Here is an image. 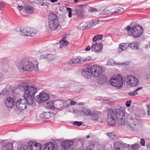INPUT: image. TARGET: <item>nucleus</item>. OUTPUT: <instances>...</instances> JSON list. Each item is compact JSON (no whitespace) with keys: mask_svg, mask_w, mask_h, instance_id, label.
I'll return each mask as SVG.
<instances>
[{"mask_svg":"<svg viewBox=\"0 0 150 150\" xmlns=\"http://www.w3.org/2000/svg\"><path fill=\"white\" fill-rule=\"evenodd\" d=\"M107 122L109 126H114L116 122V120H120L121 125H123L125 124V120L123 118L125 117V114L123 111L120 109H117L114 110L112 109H110L107 112Z\"/></svg>","mask_w":150,"mask_h":150,"instance_id":"f257e3e1","label":"nucleus"},{"mask_svg":"<svg viewBox=\"0 0 150 150\" xmlns=\"http://www.w3.org/2000/svg\"><path fill=\"white\" fill-rule=\"evenodd\" d=\"M16 66L21 72L24 71H35L38 70V64L34 65L33 63L27 59H24L18 62Z\"/></svg>","mask_w":150,"mask_h":150,"instance_id":"f03ea898","label":"nucleus"},{"mask_svg":"<svg viewBox=\"0 0 150 150\" xmlns=\"http://www.w3.org/2000/svg\"><path fill=\"white\" fill-rule=\"evenodd\" d=\"M23 91L24 93L23 96L29 105L33 104L35 94L38 91L35 87L29 86H23Z\"/></svg>","mask_w":150,"mask_h":150,"instance_id":"7ed1b4c3","label":"nucleus"},{"mask_svg":"<svg viewBox=\"0 0 150 150\" xmlns=\"http://www.w3.org/2000/svg\"><path fill=\"white\" fill-rule=\"evenodd\" d=\"M126 29L127 30L128 35L134 38H137L141 36L143 32L142 27L139 25L131 27L127 26Z\"/></svg>","mask_w":150,"mask_h":150,"instance_id":"20e7f679","label":"nucleus"},{"mask_svg":"<svg viewBox=\"0 0 150 150\" xmlns=\"http://www.w3.org/2000/svg\"><path fill=\"white\" fill-rule=\"evenodd\" d=\"M111 85L118 89L121 88L124 83L122 76L120 74L116 75L110 80Z\"/></svg>","mask_w":150,"mask_h":150,"instance_id":"39448f33","label":"nucleus"},{"mask_svg":"<svg viewBox=\"0 0 150 150\" xmlns=\"http://www.w3.org/2000/svg\"><path fill=\"white\" fill-rule=\"evenodd\" d=\"M82 113L83 112L84 114L87 115H90L91 116V120L94 121H97L98 120L100 112H98L96 110H93L92 111L87 109H83L81 110Z\"/></svg>","mask_w":150,"mask_h":150,"instance_id":"423d86ee","label":"nucleus"},{"mask_svg":"<svg viewBox=\"0 0 150 150\" xmlns=\"http://www.w3.org/2000/svg\"><path fill=\"white\" fill-rule=\"evenodd\" d=\"M91 69L92 76L95 77L100 76L103 71V69L101 66L97 65H92Z\"/></svg>","mask_w":150,"mask_h":150,"instance_id":"0eeeda50","label":"nucleus"},{"mask_svg":"<svg viewBox=\"0 0 150 150\" xmlns=\"http://www.w3.org/2000/svg\"><path fill=\"white\" fill-rule=\"evenodd\" d=\"M20 34L23 36L35 37L36 34V31L32 32L29 28L21 27L20 28Z\"/></svg>","mask_w":150,"mask_h":150,"instance_id":"6e6552de","label":"nucleus"},{"mask_svg":"<svg viewBox=\"0 0 150 150\" xmlns=\"http://www.w3.org/2000/svg\"><path fill=\"white\" fill-rule=\"evenodd\" d=\"M126 83L132 86H136L139 82V80L135 76L129 75L127 76Z\"/></svg>","mask_w":150,"mask_h":150,"instance_id":"1a4fd4ad","label":"nucleus"},{"mask_svg":"<svg viewBox=\"0 0 150 150\" xmlns=\"http://www.w3.org/2000/svg\"><path fill=\"white\" fill-rule=\"evenodd\" d=\"M50 98L49 94L44 91H42L40 93L39 96L35 98V100L39 103L44 102Z\"/></svg>","mask_w":150,"mask_h":150,"instance_id":"9d476101","label":"nucleus"},{"mask_svg":"<svg viewBox=\"0 0 150 150\" xmlns=\"http://www.w3.org/2000/svg\"><path fill=\"white\" fill-rule=\"evenodd\" d=\"M26 101L25 99H20L17 101L16 103V108L21 111H23L24 109H26L27 108L26 103L25 102Z\"/></svg>","mask_w":150,"mask_h":150,"instance_id":"9b49d317","label":"nucleus"},{"mask_svg":"<svg viewBox=\"0 0 150 150\" xmlns=\"http://www.w3.org/2000/svg\"><path fill=\"white\" fill-rule=\"evenodd\" d=\"M31 150H40L41 148V144L35 142L30 141L28 144Z\"/></svg>","mask_w":150,"mask_h":150,"instance_id":"f8f14e48","label":"nucleus"},{"mask_svg":"<svg viewBox=\"0 0 150 150\" xmlns=\"http://www.w3.org/2000/svg\"><path fill=\"white\" fill-rule=\"evenodd\" d=\"M48 25L50 28L53 31L57 30L60 26L58 20L49 21Z\"/></svg>","mask_w":150,"mask_h":150,"instance_id":"ddd939ff","label":"nucleus"},{"mask_svg":"<svg viewBox=\"0 0 150 150\" xmlns=\"http://www.w3.org/2000/svg\"><path fill=\"white\" fill-rule=\"evenodd\" d=\"M84 5H80L77 6L76 8V14L77 17L79 18H82L83 16V12L84 10L83 9Z\"/></svg>","mask_w":150,"mask_h":150,"instance_id":"4468645a","label":"nucleus"},{"mask_svg":"<svg viewBox=\"0 0 150 150\" xmlns=\"http://www.w3.org/2000/svg\"><path fill=\"white\" fill-rule=\"evenodd\" d=\"M91 67H88L83 68L82 70V75L85 78H89L92 76Z\"/></svg>","mask_w":150,"mask_h":150,"instance_id":"2eb2a0df","label":"nucleus"},{"mask_svg":"<svg viewBox=\"0 0 150 150\" xmlns=\"http://www.w3.org/2000/svg\"><path fill=\"white\" fill-rule=\"evenodd\" d=\"M103 45L102 43L99 44L96 43L91 47L92 51H94L96 53L100 52L102 51Z\"/></svg>","mask_w":150,"mask_h":150,"instance_id":"dca6fc26","label":"nucleus"},{"mask_svg":"<svg viewBox=\"0 0 150 150\" xmlns=\"http://www.w3.org/2000/svg\"><path fill=\"white\" fill-rule=\"evenodd\" d=\"M98 21L96 20H93L92 21H89L87 22L82 26L83 29H84L86 28H89L92 27L98 23Z\"/></svg>","mask_w":150,"mask_h":150,"instance_id":"f3484780","label":"nucleus"},{"mask_svg":"<svg viewBox=\"0 0 150 150\" xmlns=\"http://www.w3.org/2000/svg\"><path fill=\"white\" fill-rule=\"evenodd\" d=\"M5 103L7 107L12 108L15 104L14 99L11 97H9L7 98Z\"/></svg>","mask_w":150,"mask_h":150,"instance_id":"a211bd4d","label":"nucleus"},{"mask_svg":"<svg viewBox=\"0 0 150 150\" xmlns=\"http://www.w3.org/2000/svg\"><path fill=\"white\" fill-rule=\"evenodd\" d=\"M55 145L52 142H49L44 144L42 146L43 150H53Z\"/></svg>","mask_w":150,"mask_h":150,"instance_id":"6ab92c4d","label":"nucleus"},{"mask_svg":"<svg viewBox=\"0 0 150 150\" xmlns=\"http://www.w3.org/2000/svg\"><path fill=\"white\" fill-rule=\"evenodd\" d=\"M129 47L127 43H120L119 45L118 52L120 53L122 51H124Z\"/></svg>","mask_w":150,"mask_h":150,"instance_id":"aec40b11","label":"nucleus"},{"mask_svg":"<svg viewBox=\"0 0 150 150\" xmlns=\"http://www.w3.org/2000/svg\"><path fill=\"white\" fill-rule=\"evenodd\" d=\"M79 60L78 56L76 58H73L69 61L64 63L63 65H65L68 64H79Z\"/></svg>","mask_w":150,"mask_h":150,"instance_id":"412c9836","label":"nucleus"},{"mask_svg":"<svg viewBox=\"0 0 150 150\" xmlns=\"http://www.w3.org/2000/svg\"><path fill=\"white\" fill-rule=\"evenodd\" d=\"M13 145L11 142H6L4 144L2 150H13Z\"/></svg>","mask_w":150,"mask_h":150,"instance_id":"4be33fe9","label":"nucleus"},{"mask_svg":"<svg viewBox=\"0 0 150 150\" xmlns=\"http://www.w3.org/2000/svg\"><path fill=\"white\" fill-rule=\"evenodd\" d=\"M48 21H53L58 20V17L55 14L51 13L49 14L48 16Z\"/></svg>","mask_w":150,"mask_h":150,"instance_id":"5701e85b","label":"nucleus"},{"mask_svg":"<svg viewBox=\"0 0 150 150\" xmlns=\"http://www.w3.org/2000/svg\"><path fill=\"white\" fill-rule=\"evenodd\" d=\"M70 142L72 143V142L71 141H64L61 143V144L62 147L65 149L67 150L69 148L70 146L72 144H70Z\"/></svg>","mask_w":150,"mask_h":150,"instance_id":"b1692460","label":"nucleus"},{"mask_svg":"<svg viewBox=\"0 0 150 150\" xmlns=\"http://www.w3.org/2000/svg\"><path fill=\"white\" fill-rule=\"evenodd\" d=\"M33 7L29 4H27L24 6V10L25 13H32L33 12Z\"/></svg>","mask_w":150,"mask_h":150,"instance_id":"393cba45","label":"nucleus"},{"mask_svg":"<svg viewBox=\"0 0 150 150\" xmlns=\"http://www.w3.org/2000/svg\"><path fill=\"white\" fill-rule=\"evenodd\" d=\"M60 44V47L62 48L63 46L67 45L68 44V42L66 40V36H64L62 38V39L59 41Z\"/></svg>","mask_w":150,"mask_h":150,"instance_id":"a878e982","label":"nucleus"},{"mask_svg":"<svg viewBox=\"0 0 150 150\" xmlns=\"http://www.w3.org/2000/svg\"><path fill=\"white\" fill-rule=\"evenodd\" d=\"M98 77L99 78L97 80V81L98 83L101 84H103L106 81V78L105 75H103Z\"/></svg>","mask_w":150,"mask_h":150,"instance_id":"bb28decb","label":"nucleus"},{"mask_svg":"<svg viewBox=\"0 0 150 150\" xmlns=\"http://www.w3.org/2000/svg\"><path fill=\"white\" fill-rule=\"evenodd\" d=\"M139 145L138 144H134L130 146H129V145H128L129 150H138L139 149Z\"/></svg>","mask_w":150,"mask_h":150,"instance_id":"cd10ccee","label":"nucleus"},{"mask_svg":"<svg viewBox=\"0 0 150 150\" xmlns=\"http://www.w3.org/2000/svg\"><path fill=\"white\" fill-rule=\"evenodd\" d=\"M40 117L42 118L48 119L50 117V114L49 112H44L40 114Z\"/></svg>","mask_w":150,"mask_h":150,"instance_id":"c85d7f7f","label":"nucleus"},{"mask_svg":"<svg viewBox=\"0 0 150 150\" xmlns=\"http://www.w3.org/2000/svg\"><path fill=\"white\" fill-rule=\"evenodd\" d=\"M43 57L45 58H46L49 61L53 60L55 58V56L54 55L50 54H48L46 56L45 55V56L42 55L41 56V58H43Z\"/></svg>","mask_w":150,"mask_h":150,"instance_id":"c756f323","label":"nucleus"},{"mask_svg":"<svg viewBox=\"0 0 150 150\" xmlns=\"http://www.w3.org/2000/svg\"><path fill=\"white\" fill-rule=\"evenodd\" d=\"M123 9L121 7H119L117 8V9L114 11H112L111 13L112 14L119 13L123 12Z\"/></svg>","mask_w":150,"mask_h":150,"instance_id":"7c9ffc66","label":"nucleus"},{"mask_svg":"<svg viewBox=\"0 0 150 150\" xmlns=\"http://www.w3.org/2000/svg\"><path fill=\"white\" fill-rule=\"evenodd\" d=\"M103 35H98L94 36L93 38V42H96L97 40H101L102 38Z\"/></svg>","mask_w":150,"mask_h":150,"instance_id":"2f4dec72","label":"nucleus"},{"mask_svg":"<svg viewBox=\"0 0 150 150\" xmlns=\"http://www.w3.org/2000/svg\"><path fill=\"white\" fill-rule=\"evenodd\" d=\"M129 47L132 49H137L138 45L135 42L129 44H128Z\"/></svg>","mask_w":150,"mask_h":150,"instance_id":"473e14b6","label":"nucleus"},{"mask_svg":"<svg viewBox=\"0 0 150 150\" xmlns=\"http://www.w3.org/2000/svg\"><path fill=\"white\" fill-rule=\"evenodd\" d=\"M122 144L120 142H115L114 146L115 148V150H120V147L121 146Z\"/></svg>","mask_w":150,"mask_h":150,"instance_id":"72a5a7b5","label":"nucleus"},{"mask_svg":"<svg viewBox=\"0 0 150 150\" xmlns=\"http://www.w3.org/2000/svg\"><path fill=\"white\" fill-rule=\"evenodd\" d=\"M9 66L7 64L4 65L3 66L1 67V69L4 72H6L9 68Z\"/></svg>","mask_w":150,"mask_h":150,"instance_id":"f704fd0d","label":"nucleus"},{"mask_svg":"<svg viewBox=\"0 0 150 150\" xmlns=\"http://www.w3.org/2000/svg\"><path fill=\"white\" fill-rule=\"evenodd\" d=\"M110 11L107 8H106L102 11L101 13L102 14H108L110 12Z\"/></svg>","mask_w":150,"mask_h":150,"instance_id":"c9c22d12","label":"nucleus"},{"mask_svg":"<svg viewBox=\"0 0 150 150\" xmlns=\"http://www.w3.org/2000/svg\"><path fill=\"white\" fill-rule=\"evenodd\" d=\"M29 149L30 147L28 145H22L20 148V150H29Z\"/></svg>","mask_w":150,"mask_h":150,"instance_id":"e433bc0d","label":"nucleus"},{"mask_svg":"<svg viewBox=\"0 0 150 150\" xmlns=\"http://www.w3.org/2000/svg\"><path fill=\"white\" fill-rule=\"evenodd\" d=\"M78 58H79V64H81L85 62V58L80 56H78Z\"/></svg>","mask_w":150,"mask_h":150,"instance_id":"4c0bfd02","label":"nucleus"},{"mask_svg":"<svg viewBox=\"0 0 150 150\" xmlns=\"http://www.w3.org/2000/svg\"><path fill=\"white\" fill-rule=\"evenodd\" d=\"M108 136L111 139H113L115 136V134L112 133H108L107 134Z\"/></svg>","mask_w":150,"mask_h":150,"instance_id":"58836bf2","label":"nucleus"},{"mask_svg":"<svg viewBox=\"0 0 150 150\" xmlns=\"http://www.w3.org/2000/svg\"><path fill=\"white\" fill-rule=\"evenodd\" d=\"M9 92V91H8V90H7L4 88L2 92L0 93V95L2 94L3 95L5 96L7 95Z\"/></svg>","mask_w":150,"mask_h":150,"instance_id":"ea45409f","label":"nucleus"},{"mask_svg":"<svg viewBox=\"0 0 150 150\" xmlns=\"http://www.w3.org/2000/svg\"><path fill=\"white\" fill-rule=\"evenodd\" d=\"M82 123V122H81L75 121L73 122V125H77L78 126H81Z\"/></svg>","mask_w":150,"mask_h":150,"instance_id":"a19ab883","label":"nucleus"},{"mask_svg":"<svg viewBox=\"0 0 150 150\" xmlns=\"http://www.w3.org/2000/svg\"><path fill=\"white\" fill-rule=\"evenodd\" d=\"M138 94L137 92H136L135 90L133 92H131L128 93V95L130 96H135Z\"/></svg>","mask_w":150,"mask_h":150,"instance_id":"79ce46f5","label":"nucleus"},{"mask_svg":"<svg viewBox=\"0 0 150 150\" xmlns=\"http://www.w3.org/2000/svg\"><path fill=\"white\" fill-rule=\"evenodd\" d=\"M136 122L135 121H133L130 124L129 126L131 127H134L136 125Z\"/></svg>","mask_w":150,"mask_h":150,"instance_id":"37998d69","label":"nucleus"},{"mask_svg":"<svg viewBox=\"0 0 150 150\" xmlns=\"http://www.w3.org/2000/svg\"><path fill=\"white\" fill-rule=\"evenodd\" d=\"M4 88L9 91L10 89L11 88V86L10 84H8L6 85Z\"/></svg>","mask_w":150,"mask_h":150,"instance_id":"c03bdc74","label":"nucleus"},{"mask_svg":"<svg viewBox=\"0 0 150 150\" xmlns=\"http://www.w3.org/2000/svg\"><path fill=\"white\" fill-rule=\"evenodd\" d=\"M131 102L132 101L131 100L127 101L125 103L126 106L127 107H129L130 105Z\"/></svg>","mask_w":150,"mask_h":150,"instance_id":"a18cd8bd","label":"nucleus"},{"mask_svg":"<svg viewBox=\"0 0 150 150\" xmlns=\"http://www.w3.org/2000/svg\"><path fill=\"white\" fill-rule=\"evenodd\" d=\"M140 144L142 146L145 145V142L144 139H142L140 140Z\"/></svg>","mask_w":150,"mask_h":150,"instance_id":"49530a36","label":"nucleus"},{"mask_svg":"<svg viewBox=\"0 0 150 150\" xmlns=\"http://www.w3.org/2000/svg\"><path fill=\"white\" fill-rule=\"evenodd\" d=\"M44 0H34L35 3L38 4H41L43 3Z\"/></svg>","mask_w":150,"mask_h":150,"instance_id":"de8ad7c7","label":"nucleus"},{"mask_svg":"<svg viewBox=\"0 0 150 150\" xmlns=\"http://www.w3.org/2000/svg\"><path fill=\"white\" fill-rule=\"evenodd\" d=\"M47 104L48 105V104H50L49 105H48V106H49V108L51 107H52V106L53 105V102L52 101H50V102H48L47 103Z\"/></svg>","mask_w":150,"mask_h":150,"instance_id":"09e8293b","label":"nucleus"},{"mask_svg":"<svg viewBox=\"0 0 150 150\" xmlns=\"http://www.w3.org/2000/svg\"><path fill=\"white\" fill-rule=\"evenodd\" d=\"M89 11H90L91 12H93L94 11H97V9L96 8H89Z\"/></svg>","mask_w":150,"mask_h":150,"instance_id":"8fccbe9b","label":"nucleus"},{"mask_svg":"<svg viewBox=\"0 0 150 150\" xmlns=\"http://www.w3.org/2000/svg\"><path fill=\"white\" fill-rule=\"evenodd\" d=\"M89 145H87L86 146V148L84 150H93L91 146L88 147Z\"/></svg>","mask_w":150,"mask_h":150,"instance_id":"3c124183","label":"nucleus"},{"mask_svg":"<svg viewBox=\"0 0 150 150\" xmlns=\"http://www.w3.org/2000/svg\"><path fill=\"white\" fill-rule=\"evenodd\" d=\"M129 62H124V63H123L122 64L118 63V64L119 65H121V64H122L123 65H128L129 64Z\"/></svg>","mask_w":150,"mask_h":150,"instance_id":"603ef678","label":"nucleus"},{"mask_svg":"<svg viewBox=\"0 0 150 150\" xmlns=\"http://www.w3.org/2000/svg\"><path fill=\"white\" fill-rule=\"evenodd\" d=\"M91 57H90V56H88L86 57V58H85V62L86 61L89 60L90 59H91Z\"/></svg>","mask_w":150,"mask_h":150,"instance_id":"864d4df0","label":"nucleus"},{"mask_svg":"<svg viewBox=\"0 0 150 150\" xmlns=\"http://www.w3.org/2000/svg\"><path fill=\"white\" fill-rule=\"evenodd\" d=\"M142 87H140L137 88L135 90V91L136 92H137L138 91L142 89Z\"/></svg>","mask_w":150,"mask_h":150,"instance_id":"5fc2aeb1","label":"nucleus"},{"mask_svg":"<svg viewBox=\"0 0 150 150\" xmlns=\"http://www.w3.org/2000/svg\"><path fill=\"white\" fill-rule=\"evenodd\" d=\"M76 102L73 100H71L70 102V104L71 105H74Z\"/></svg>","mask_w":150,"mask_h":150,"instance_id":"6e6d98bb","label":"nucleus"},{"mask_svg":"<svg viewBox=\"0 0 150 150\" xmlns=\"http://www.w3.org/2000/svg\"><path fill=\"white\" fill-rule=\"evenodd\" d=\"M60 102H59L57 103V104H56V107H57V108H59L60 107V106H59V105H60Z\"/></svg>","mask_w":150,"mask_h":150,"instance_id":"4d7b16f0","label":"nucleus"},{"mask_svg":"<svg viewBox=\"0 0 150 150\" xmlns=\"http://www.w3.org/2000/svg\"><path fill=\"white\" fill-rule=\"evenodd\" d=\"M113 61L112 60H109L108 64L109 65H112V64H111L110 63L112 62H112H113Z\"/></svg>","mask_w":150,"mask_h":150,"instance_id":"13d9d810","label":"nucleus"},{"mask_svg":"<svg viewBox=\"0 0 150 150\" xmlns=\"http://www.w3.org/2000/svg\"><path fill=\"white\" fill-rule=\"evenodd\" d=\"M67 10L69 11V12H72V10L70 8L67 7Z\"/></svg>","mask_w":150,"mask_h":150,"instance_id":"bf43d9fd","label":"nucleus"},{"mask_svg":"<svg viewBox=\"0 0 150 150\" xmlns=\"http://www.w3.org/2000/svg\"><path fill=\"white\" fill-rule=\"evenodd\" d=\"M91 48L89 46H88L86 49L85 50L86 51H88L90 50Z\"/></svg>","mask_w":150,"mask_h":150,"instance_id":"052dcab7","label":"nucleus"},{"mask_svg":"<svg viewBox=\"0 0 150 150\" xmlns=\"http://www.w3.org/2000/svg\"><path fill=\"white\" fill-rule=\"evenodd\" d=\"M18 8L20 11H21L23 8V7L22 6L19 5L18 6Z\"/></svg>","mask_w":150,"mask_h":150,"instance_id":"680f3d73","label":"nucleus"},{"mask_svg":"<svg viewBox=\"0 0 150 150\" xmlns=\"http://www.w3.org/2000/svg\"><path fill=\"white\" fill-rule=\"evenodd\" d=\"M72 12H69L68 16L69 18H71L72 17Z\"/></svg>","mask_w":150,"mask_h":150,"instance_id":"e2e57ef3","label":"nucleus"},{"mask_svg":"<svg viewBox=\"0 0 150 150\" xmlns=\"http://www.w3.org/2000/svg\"><path fill=\"white\" fill-rule=\"evenodd\" d=\"M58 0H50V1L52 3L57 2Z\"/></svg>","mask_w":150,"mask_h":150,"instance_id":"0e129e2a","label":"nucleus"},{"mask_svg":"<svg viewBox=\"0 0 150 150\" xmlns=\"http://www.w3.org/2000/svg\"><path fill=\"white\" fill-rule=\"evenodd\" d=\"M147 107L148 108V110L150 109V104H149L147 105Z\"/></svg>","mask_w":150,"mask_h":150,"instance_id":"69168bd1","label":"nucleus"},{"mask_svg":"<svg viewBox=\"0 0 150 150\" xmlns=\"http://www.w3.org/2000/svg\"><path fill=\"white\" fill-rule=\"evenodd\" d=\"M147 112H148V114L149 115H150V109H149V110H147Z\"/></svg>","mask_w":150,"mask_h":150,"instance_id":"338daca9","label":"nucleus"},{"mask_svg":"<svg viewBox=\"0 0 150 150\" xmlns=\"http://www.w3.org/2000/svg\"><path fill=\"white\" fill-rule=\"evenodd\" d=\"M6 141L5 140H3V141L2 140H1V139H0V143H2L4 142H5Z\"/></svg>","mask_w":150,"mask_h":150,"instance_id":"774afa93","label":"nucleus"}]
</instances>
